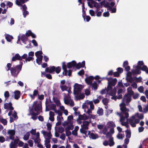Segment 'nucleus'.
Here are the masks:
<instances>
[{"label":"nucleus","instance_id":"f257e3e1","mask_svg":"<svg viewBox=\"0 0 148 148\" xmlns=\"http://www.w3.org/2000/svg\"><path fill=\"white\" fill-rule=\"evenodd\" d=\"M131 100V96L127 94H126L123 97L122 102L120 104V106L121 112L119 113L116 112V114L120 117V122L121 125L127 127L128 125L127 122L125 121L126 119L129 117V110L127 109L125 107Z\"/></svg>","mask_w":148,"mask_h":148},{"label":"nucleus","instance_id":"f03ea898","mask_svg":"<svg viewBox=\"0 0 148 148\" xmlns=\"http://www.w3.org/2000/svg\"><path fill=\"white\" fill-rule=\"evenodd\" d=\"M108 80V86L107 87V93L110 95L113 96L112 97L111 99H114L115 100L116 99V97L114 95L116 94V89L115 88L112 89V86H114L117 82V80L116 78L113 79L112 78H107Z\"/></svg>","mask_w":148,"mask_h":148},{"label":"nucleus","instance_id":"7ed1b4c3","mask_svg":"<svg viewBox=\"0 0 148 148\" xmlns=\"http://www.w3.org/2000/svg\"><path fill=\"white\" fill-rule=\"evenodd\" d=\"M82 108L84 109V112L89 115L90 117L92 119H95L97 117L96 115L92 114V111L94 109V106L92 101L89 100L86 101L82 106Z\"/></svg>","mask_w":148,"mask_h":148},{"label":"nucleus","instance_id":"20e7f679","mask_svg":"<svg viewBox=\"0 0 148 148\" xmlns=\"http://www.w3.org/2000/svg\"><path fill=\"white\" fill-rule=\"evenodd\" d=\"M143 118L144 116L143 114L137 113L129 119V122L132 127H135L136 124L139 122V119H143Z\"/></svg>","mask_w":148,"mask_h":148},{"label":"nucleus","instance_id":"39448f33","mask_svg":"<svg viewBox=\"0 0 148 148\" xmlns=\"http://www.w3.org/2000/svg\"><path fill=\"white\" fill-rule=\"evenodd\" d=\"M143 64V62L142 61H138V65L135 67V70H132V73L134 74H138L140 73V69L145 70L147 68V66L145 65H143L142 67Z\"/></svg>","mask_w":148,"mask_h":148},{"label":"nucleus","instance_id":"423d86ee","mask_svg":"<svg viewBox=\"0 0 148 148\" xmlns=\"http://www.w3.org/2000/svg\"><path fill=\"white\" fill-rule=\"evenodd\" d=\"M21 68L22 66L21 65L11 68L10 69V71L12 75L14 76L16 75L21 70Z\"/></svg>","mask_w":148,"mask_h":148},{"label":"nucleus","instance_id":"0eeeda50","mask_svg":"<svg viewBox=\"0 0 148 148\" xmlns=\"http://www.w3.org/2000/svg\"><path fill=\"white\" fill-rule=\"evenodd\" d=\"M73 87V92L75 94L79 95L80 93L81 90L83 88V86L82 85L77 83L75 84Z\"/></svg>","mask_w":148,"mask_h":148},{"label":"nucleus","instance_id":"6e6552de","mask_svg":"<svg viewBox=\"0 0 148 148\" xmlns=\"http://www.w3.org/2000/svg\"><path fill=\"white\" fill-rule=\"evenodd\" d=\"M89 123L88 121H85L83 122V125H81V128L80 130V132L83 134H86L87 132L86 130L88 129V126Z\"/></svg>","mask_w":148,"mask_h":148},{"label":"nucleus","instance_id":"1a4fd4ad","mask_svg":"<svg viewBox=\"0 0 148 148\" xmlns=\"http://www.w3.org/2000/svg\"><path fill=\"white\" fill-rule=\"evenodd\" d=\"M72 124V122L71 121L65 122L62 125L64 126H67L65 128L66 130H72L74 127Z\"/></svg>","mask_w":148,"mask_h":148},{"label":"nucleus","instance_id":"9d476101","mask_svg":"<svg viewBox=\"0 0 148 148\" xmlns=\"http://www.w3.org/2000/svg\"><path fill=\"white\" fill-rule=\"evenodd\" d=\"M33 106L34 107V110L35 111L41 112L42 107L40 103L35 101L33 104Z\"/></svg>","mask_w":148,"mask_h":148},{"label":"nucleus","instance_id":"9b49d317","mask_svg":"<svg viewBox=\"0 0 148 148\" xmlns=\"http://www.w3.org/2000/svg\"><path fill=\"white\" fill-rule=\"evenodd\" d=\"M64 103L66 104H69L70 106H73L74 105V102L72 101L69 96L65 97L64 98Z\"/></svg>","mask_w":148,"mask_h":148},{"label":"nucleus","instance_id":"f8f14e48","mask_svg":"<svg viewBox=\"0 0 148 148\" xmlns=\"http://www.w3.org/2000/svg\"><path fill=\"white\" fill-rule=\"evenodd\" d=\"M106 134V137L109 138V145L110 146H113L114 145V143L113 141V138L112 137L111 134L109 132H108Z\"/></svg>","mask_w":148,"mask_h":148},{"label":"nucleus","instance_id":"ddd939ff","mask_svg":"<svg viewBox=\"0 0 148 148\" xmlns=\"http://www.w3.org/2000/svg\"><path fill=\"white\" fill-rule=\"evenodd\" d=\"M41 133L42 134L45 138H51L52 137L50 131L47 132L43 130L41 131Z\"/></svg>","mask_w":148,"mask_h":148},{"label":"nucleus","instance_id":"4468645a","mask_svg":"<svg viewBox=\"0 0 148 148\" xmlns=\"http://www.w3.org/2000/svg\"><path fill=\"white\" fill-rule=\"evenodd\" d=\"M62 67L64 71L63 72V74L65 75H67V73H68V75L70 76L71 73V71L69 70L68 71H67L66 69V65L64 64V63H63Z\"/></svg>","mask_w":148,"mask_h":148},{"label":"nucleus","instance_id":"2eb2a0df","mask_svg":"<svg viewBox=\"0 0 148 148\" xmlns=\"http://www.w3.org/2000/svg\"><path fill=\"white\" fill-rule=\"evenodd\" d=\"M32 139L34 140L35 143H39L40 141L39 133V132H37L35 136L34 137H33Z\"/></svg>","mask_w":148,"mask_h":148},{"label":"nucleus","instance_id":"dca6fc26","mask_svg":"<svg viewBox=\"0 0 148 148\" xmlns=\"http://www.w3.org/2000/svg\"><path fill=\"white\" fill-rule=\"evenodd\" d=\"M8 133L9 135L10 138L11 139H13L14 138V135L15 134V131L14 130H9L8 131Z\"/></svg>","mask_w":148,"mask_h":148},{"label":"nucleus","instance_id":"f3484780","mask_svg":"<svg viewBox=\"0 0 148 148\" xmlns=\"http://www.w3.org/2000/svg\"><path fill=\"white\" fill-rule=\"evenodd\" d=\"M12 105V104L11 102L9 103H5L4 104V108L5 109H9L10 110H13L14 108Z\"/></svg>","mask_w":148,"mask_h":148},{"label":"nucleus","instance_id":"a211bd4d","mask_svg":"<svg viewBox=\"0 0 148 148\" xmlns=\"http://www.w3.org/2000/svg\"><path fill=\"white\" fill-rule=\"evenodd\" d=\"M88 116H87L85 114L83 115H80L79 116V118L81 120H86L88 119H92V118L90 117L88 114Z\"/></svg>","mask_w":148,"mask_h":148},{"label":"nucleus","instance_id":"6ab92c4d","mask_svg":"<svg viewBox=\"0 0 148 148\" xmlns=\"http://www.w3.org/2000/svg\"><path fill=\"white\" fill-rule=\"evenodd\" d=\"M94 79V77L92 76H90L85 79L86 83L88 84L91 85L92 82V81Z\"/></svg>","mask_w":148,"mask_h":148},{"label":"nucleus","instance_id":"aec40b11","mask_svg":"<svg viewBox=\"0 0 148 148\" xmlns=\"http://www.w3.org/2000/svg\"><path fill=\"white\" fill-rule=\"evenodd\" d=\"M56 68L54 66H52L50 67H47L45 69V71L47 72L52 73L55 71Z\"/></svg>","mask_w":148,"mask_h":148},{"label":"nucleus","instance_id":"412c9836","mask_svg":"<svg viewBox=\"0 0 148 148\" xmlns=\"http://www.w3.org/2000/svg\"><path fill=\"white\" fill-rule=\"evenodd\" d=\"M21 58V56L18 54L17 53L12 58V61H15L16 60H22Z\"/></svg>","mask_w":148,"mask_h":148},{"label":"nucleus","instance_id":"4be33fe9","mask_svg":"<svg viewBox=\"0 0 148 148\" xmlns=\"http://www.w3.org/2000/svg\"><path fill=\"white\" fill-rule=\"evenodd\" d=\"M18 40L20 39V37L21 38V39L23 43H25V42L27 40V38L26 36L24 34H23L22 35H20L18 36Z\"/></svg>","mask_w":148,"mask_h":148},{"label":"nucleus","instance_id":"5701e85b","mask_svg":"<svg viewBox=\"0 0 148 148\" xmlns=\"http://www.w3.org/2000/svg\"><path fill=\"white\" fill-rule=\"evenodd\" d=\"M49 119L51 121H54V116L55 115L54 112L51 111H50L49 112Z\"/></svg>","mask_w":148,"mask_h":148},{"label":"nucleus","instance_id":"b1692460","mask_svg":"<svg viewBox=\"0 0 148 148\" xmlns=\"http://www.w3.org/2000/svg\"><path fill=\"white\" fill-rule=\"evenodd\" d=\"M76 64V62L74 61H73L71 62L68 63L67 64V67L69 68H71L73 67Z\"/></svg>","mask_w":148,"mask_h":148},{"label":"nucleus","instance_id":"393cba45","mask_svg":"<svg viewBox=\"0 0 148 148\" xmlns=\"http://www.w3.org/2000/svg\"><path fill=\"white\" fill-rule=\"evenodd\" d=\"M20 1H19L18 0H16L15 1V3L16 4L18 5H21V3H24L25 2H26L28 0H19Z\"/></svg>","mask_w":148,"mask_h":148},{"label":"nucleus","instance_id":"a878e982","mask_svg":"<svg viewBox=\"0 0 148 148\" xmlns=\"http://www.w3.org/2000/svg\"><path fill=\"white\" fill-rule=\"evenodd\" d=\"M26 35L27 36H31L33 38H35L36 37V36L34 33H32L30 31L28 30V32H27L26 33Z\"/></svg>","mask_w":148,"mask_h":148},{"label":"nucleus","instance_id":"bb28decb","mask_svg":"<svg viewBox=\"0 0 148 148\" xmlns=\"http://www.w3.org/2000/svg\"><path fill=\"white\" fill-rule=\"evenodd\" d=\"M127 94L131 96L134 95V92L132 90V88L131 87H129L127 89Z\"/></svg>","mask_w":148,"mask_h":148},{"label":"nucleus","instance_id":"cd10ccee","mask_svg":"<svg viewBox=\"0 0 148 148\" xmlns=\"http://www.w3.org/2000/svg\"><path fill=\"white\" fill-rule=\"evenodd\" d=\"M89 137L92 139H95L98 138L99 137V136L97 134L92 133L90 134Z\"/></svg>","mask_w":148,"mask_h":148},{"label":"nucleus","instance_id":"c85d7f7f","mask_svg":"<svg viewBox=\"0 0 148 148\" xmlns=\"http://www.w3.org/2000/svg\"><path fill=\"white\" fill-rule=\"evenodd\" d=\"M85 65V62L84 61L82 62V63H79L76 65V67L77 69H79L81 67H84Z\"/></svg>","mask_w":148,"mask_h":148},{"label":"nucleus","instance_id":"c756f323","mask_svg":"<svg viewBox=\"0 0 148 148\" xmlns=\"http://www.w3.org/2000/svg\"><path fill=\"white\" fill-rule=\"evenodd\" d=\"M14 98L15 99H18L20 97V92L18 91H16L14 92Z\"/></svg>","mask_w":148,"mask_h":148},{"label":"nucleus","instance_id":"7c9ffc66","mask_svg":"<svg viewBox=\"0 0 148 148\" xmlns=\"http://www.w3.org/2000/svg\"><path fill=\"white\" fill-rule=\"evenodd\" d=\"M37 58L36 60V62L39 64H40V63H41L43 58V56H40L37 57Z\"/></svg>","mask_w":148,"mask_h":148},{"label":"nucleus","instance_id":"2f4dec72","mask_svg":"<svg viewBox=\"0 0 148 148\" xmlns=\"http://www.w3.org/2000/svg\"><path fill=\"white\" fill-rule=\"evenodd\" d=\"M107 127H113L115 126V125L114 122L110 121L108 122L107 124Z\"/></svg>","mask_w":148,"mask_h":148},{"label":"nucleus","instance_id":"473e14b6","mask_svg":"<svg viewBox=\"0 0 148 148\" xmlns=\"http://www.w3.org/2000/svg\"><path fill=\"white\" fill-rule=\"evenodd\" d=\"M38 93V91L36 90H34L33 95H30L31 97L33 99L34 98V97L37 95Z\"/></svg>","mask_w":148,"mask_h":148},{"label":"nucleus","instance_id":"72a5a7b5","mask_svg":"<svg viewBox=\"0 0 148 148\" xmlns=\"http://www.w3.org/2000/svg\"><path fill=\"white\" fill-rule=\"evenodd\" d=\"M30 133L29 132H27L24 135L23 139L24 140H27L28 139L30 136Z\"/></svg>","mask_w":148,"mask_h":148},{"label":"nucleus","instance_id":"f704fd0d","mask_svg":"<svg viewBox=\"0 0 148 148\" xmlns=\"http://www.w3.org/2000/svg\"><path fill=\"white\" fill-rule=\"evenodd\" d=\"M97 113L99 116L102 115L103 114V110L102 108H99L97 111Z\"/></svg>","mask_w":148,"mask_h":148},{"label":"nucleus","instance_id":"c9c22d12","mask_svg":"<svg viewBox=\"0 0 148 148\" xmlns=\"http://www.w3.org/2000/svg\"><path fill=\"white\" fill-rule=\"evenodd\" d=\"M116 137L119 139H122L124 137V135L123 134L119 133L118 134Z\"/></svg>","mask_w":148,"mask_h":148},{"label":"nucleus","instance_id":"e433bc0d","mask_svg":"<svg viewBox=\"0 0 148 148\" xmlns=\"http://www.w3.org/2000/svg\"><path fill=\"white\" fill-rule=\"evenodd\" d=\"M5 38L8 41L10 42L13 38V37L11 36L7 35L5 36Z\"/></svg>","mask_w":148,"mask_h":148},{"label":"nucleus","instance_id":"4c0bfd02","mask_svg":"<svg viewBox=\"0 0 148 148\" xmlns=\"http://www.w3.org/2000/svg\"><path fill=\"white\" fill-rule=\"evenodd\" d=\"M54 102L56 103L57 106H60L61 103L60 101L56 98H53Z\"/></svg>","mask_w":148,"mask_h":148},{"label":"nucleus","instance_id":"58836bf2","mask_svg":"<svg viewBox=\"0 0 148 148\" xmlns=\"http://www.w3.org/2000/svg\"><path fill=\"white\" fill-rule=\"evenodd\" d=\"M107 7H108L109 8L110 10L111 11V13H115L116 12V8H111L110 6L108 4V3L107 4Z\"/></svg>","mask_w":148,"mask_h":148},{"label":"nucleus","instance_id":"ea45409f","mask_svg":"<svg viewBox=\"0 0 148 148\" xmlns=\"http://www.w3.org/2000/svg\"><path fill=\"white\" fill-rule=\"evenodd\" d=\"M55 112L58 114L57 116H62V112L59 110H55Z\"/></svg>","mask_w":148,"mask_h":148},{"label":"nucleus","instance_id":"a19ab883","mask_svg":"<svg viewBox=\"0 0 148 148\" xmlns=\"http://www.w3.org/2000/svg\"><path fill=\"white\" fill-rule=\"evenodd\" d=\"M60 87L62 91L66 90L68 88L66 86L64 85H60Z\"/></svg>","mask_w":148,"mask_h":148},{"label":"nucleus","instance_id":"79ce46f5","mask_svg":"<svg viewBox=\"0 0 148 148\" xmlns=\"http://www.w3.org/2000/svg\"><path fill=\"white\" fill-rule=\"evenodd\" d=\"M108 127L107 126H105L103 127L102 131V133L104 134H106L108 131Z\"/></svg>","mask_w":148,"mask_h":148},{"label":"nucleus","instance_id":"37998d69","mask_svg":"<svg viewBox=\"0 0 148 148\" xmlns=\"http://www.w3.org/2000/svg\"><path fill=\"white\" fill-rule=\"evenodd\" d=\"M99 9H97L96 10H95V12L97 13V16H101V13L102 12L101 11H99Z\"/></svg>","mask_w":148,"mask_h":148},{"label":"nucleus","instance_id":"c03bdc74","mask_svg":"<svg viewBox=\"0 0 148 148\" xmlns=\"http://www.w3.org/2000/svg\"><path fill=\"white\" fill-rule=\"evenodd\" d=\"M125 132L126 133V137L127 138H130L131 137V133L130 131L128 130H126L125 131Z\"/></svg>","mask_w":148,"mask_h":148},{"label":"nucleus","instance_id":"a18cd8bd","mask_svg":"<svg viewBox=\"0 0 148 148\" xmlns=\"http://www.w3.org/2000/svg\"><path fill=\"white\" fill-rule=\"evenodd\" d=\"M50 108L51 109L53 110H54L55 112V110H56V106L54 104H52L50 105Z\"/></svg>","mask_w":148,"mask_h":148},{"label":"nucleus","instance_id":"49530a36","mask_svg":"<svg viewBox=\"0 0 148 148\" xmlns=\"http://www.w3.org/2000/svg\"><path fill=\"white\" fill-rule=\"evenodd\" d=\"M77 97H78V99H83L85 97L84 95L83 94H81V92L79 95L76 94Z\"/></svg>","mask_w":148,"mask_h":148},{"label":"nucleus","instance_id":"de8ad7c7","mask_svg":"<svg viewBox=\"0 0 148 148\" xmlns=\"http://www.w3.org/2000/svg\"><path fill=\"white\" fill-rule=\"evenodd\" d=\"M4 96L5 98L7 99L9 97V93L8 91H6L4 92Z\"/></svg>","mask_w":148,"mask_h":148},{"label":"nucleus","instance_id":"09e8293b","mask_svg":"<svg viewBox=\"0 0 148 148\" xmlns=\"http://www.w3.org/2000/svg\"><path fill=\"white\" fill-rule=\"evenodd\" d=\"M126 79L127 81H128L131 83H132L133 82V79L132 77H127Z\"/></svg>","mask_w":148,"mask_h":148},{"label":"nucleus","instance_id":"8fccbe9b","mask_svg":"<svg viewBox=\"0 0 148 148\" xmlns=\"http://www.w3.org/2000/svg\"><path fill=\"white\" fill-rule=\"evenodd\" d=\"M92 87L95 89H96L97 88V84L96 82H94L91 84Z\"/></svg>","mask_w":148,"mask_h":148},{"label":"nucleus","instance_id":"3c124183","mask_svg":"<svg viewBox=\"0 0 148 148\" xmlns=\"http://www.w3.org/2000/svg\"><path fill=\"white\" fill-rule=\"evenodd\" d=\"M16 145L12 141H11L10 144V148H15Z\"/></svg>","mask_w":148,"mask_h":148},{"label":"nucleus","instance_id":"603ef678","mask_svg":"<svg viewBox=\"0 0 148 148\" xmlns=\"http://www.w3.org/2000/svg\"><path fill=\"white\" fill-rule=\"evenodd\" d=\"M113 111L112 110H107L106 111V116H108Z\"/></svg>","mask_w":148,"mask_h":148},{"label":"nucleus","instance_id":"864d4df0","mask_svg":"<svg viewBox=\"0 0 148 148\" xmlns=\"http://www.w3.org/2000/svg\"><path fill=\"white\" fill-rule=\"evenodd\" d=\"M5 2L6 3L7 6H8V7H11L13 5L12 3L11 2L8 1H5Z\"/></svg>","mask_w":148,"mask_h":148},{"label":"nucleus","instance_id":"5fc2aeb1","mask_svg":"<svg viewBox=\"0 0 148 148\" xmlns=\"http://www.w3.org/2000/svg\"><path fill=\"white\" fill-rule=\"evenodd\" d=\"M27 142L30 147H32L33 146L34 144L33 140H29Z\"/></svg>","mask_w":148,"mask_h":148},{"label":"nucleus","instance_id":"6e6d98bb","mask_svg":"<svg viewBox=\"0 0 148 148\" xmlns=\"http://www.w3.org/2000/svg\"><path fill=\"white\" fill-rule=\"evenodd\" d=\"M108 102V100L107 99H104L102 100V102L103 104L105 105H107Z\"/></svg>","mask_w":148,"mask_h":148},{"label":"nucleus","instance_id":"4d7b16f0","mask_svg":"<svg viewBox=\"0 0 148 148\" xmlns=\"http://www.w3.org/2000/svg\"><path fill=\"white\" fill-rule=\"evenodd\" d=\"M39 114V112H37V113L35 114V115H34V114H32V118L34 120H35L37 119V117L36 116V115H38Z\"/></svg>","mask_w":148,"mask_h":148},{"label":"nucleus","instance_id":"13d9d810","mask_svg":"<svg viewBox=\"0 0 148 148\" xmlns=\"http://www.w3.org/2000/svg\"><path fill=\"white\" fill-rule=\"evenodd\" d=\"M138 90L140 93H143L144 90L143 87L142 86H140L138 88Z\"/></svg>","mask_w":148,"mask_h":148},{"label":"nucleus","instance_id":"bf43d9fd","mask_svg":"<svg viewBox=\"0 0 148 148\" xmlns=\"http://www.w3.org/2000/svg\"><path fill=\"white\" fill-rule=\"evenodd\" d=\"M42 52L41 51H39L36 52L35 53L36 56L37 57L40 56H41Z\"/></svg>","mask_w":148,"mask_h":148},{"label":"nucleus","instance_id":"052dcab7","mask_svg":"<svg viewBox=\"0 0 148 148\" xmlns=\"http://www.w3.org/2000/svg\"><path fill=\"white\" fill-rule=\"evenodd\" d=\"M60 70H61L59 66H58L57 68H56V69H55V71H56V72L57 73H59L60 72Z\"/></svg>","mask_w":148,"mask_h":148},{"label":"nucleus","instance_id":"680f3d73","mask_svg":"<svg viewBox=\"0 0 148 148\" xmlns=\"http://www.w3.org/2000/svg\"><path fill=\"white\" fill-rule=\"evenodd\" d=\"M30 133L32 135H36V129H32L30 131Z\"/></svg>","mask_w":148,"mask_h":148},{"label":"nucleus","instance_id":"e2e57ef3","mask_svg":"<svg viewBox=\"0 0 148 148\" xmlns=\"http://www.w3.org/2000/svg\"><path fill=\"white\" fill-rule=\"evenodd\" d=\"M139 96V94L138 93H135L133 96V98L134 99H137Z\"/></svg>","mask_w":148,"mask_h":148},{"label":"nucleus","instance_id":"0e129e2a","mask_svg":"<svg viewBox=\"0 0 148 148\" xmlns=\"http://www.w3.org/2000/svg\"><path fill=\"white\" fill-rule=\"evenodd\" d=\"M33 59V58L32 57L29 56L25 59V61L26 62L27 61H30Z\"/></svg>","mask_w":148,"mask_h":148},{"label":"nucleus","instance_id":"69168bd1","mask_svg":"<svg viewBox=\"0 0 148 148\" xmlns=\"http://www.w3.org/2000/svg\"><path fill=\"white\" fill-rule=\"evenodd\" d=\"M12 116L14 117V118L15 119L17 118V113L16 111H14L13 112V111L12 113Z\"/></svg>","mask_w":148,"mask_h":148},{"label":"nucleus","instance_id":"338daca9","mask_svg":"<svg viewBox=\"0 0 148 148\" xmlns=\"http://www.w3.org/2000/svg\"><path fill=\"white\" fill-rule=\"evenodd\" d=\"M117 148H127V146L126 145L124 144L122 146L121 145H118Z\"/></svg>","mask_w":148,"mask_h":148},{"label":"nucleus","instance_id":"774afa93","mask_svg":"<svg viewBox=\"0 0 148 148\" xmlns=\"http://www.w3.org/2000/svg\"><path fill=\"white\" fill-rule=\"evenodd\" d=\"M148 111V106H145L144 108L143 112L144 113H145Z\"/></svg>","mask_w":148,"mask_h":148}]
</instances>
